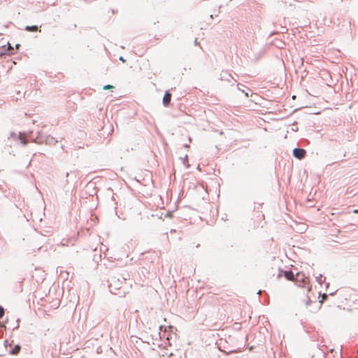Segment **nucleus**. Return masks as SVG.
<instances>
[{"mask_svg":"<svg viewBox=\"0 0 358 358\" xmlns=\"http://www.w3.org/2000/svg\"><path fill=\"white\" fill-rule=\"evenodd\" d=\"M293 154L295 157L301 159L305 157L306 151L303 149L295 148Z\"/></svg>","mask_w":358,"mask_h":358,"instance_id":"obj_2","label":"nucleus"},{"mask_svg":"<svg viewBox=\"0 0 358 358\" xmlns=\"http://www.w3.org/2000/svg\"><path fill=\"white\" fill-rule=\"evenodd\" d=\"M171 99V94H170L169 92H166L163 97V103L164 106H167Z\"/></svg>","mask_w":358,"mask_h":358,"instance_id":"obj_3","label":"nucleus"},{"mask_svg":"<svg viewBox=\"0 0 358 358\" xmlns=\"http://www.w3.org/2000/svg\"><path fill=\"white\" fill-rule=\"evenodd\" d=\"M284 275L289 280H293L294 279V275L292 271H285Z\"/></svg>","mask_w":358,"mask_h":358,"instance_id":"obj_4","label":"nucleus"},{"mask_svg":"<svg viewBox=\"0 0 358 358\" xmlns=\"http://www.w3.org/2000/svg\"><path fill=\"white\" fill-rule=\"evenodd\" d=\"M3 315H4V310L1 306H0V319L3 317Z\"/></svg>","mask_w":358,"mask_h":358,"instance_id":"obj_9","label":"nucleus"},{"mask_svg":"<svg viewBox=\"0 0 358 358\" xmlns=\"http://www.w3.org/2000/svg\"><path fill=\"white\" fill-rule=\"evenodd\" d=\"M18 138L22 145H26L27 144V140L23 134H20Z\"/></svg>","mask_w":358,"mask_h":358,"instance_id":"obj_6","label":"nucleus"},{"mask_svg":"<svg viewBox=\"0 0 358 358\" xmlns=\"http://www.w3.org/2000/svg\"><path fill=\"white\" fill-rule=\"evenodd\" d=\"M20 350V345H15V348L12 350L11 354L13 355H17Z\"/></svg>","mask_w":358,"mask_h":358,"instance_id":"obj_7","label":"nucleus"},{"mask_svg":"<svg viewBox=\"0 0 358 358\" xmlns=\"http://www.w3.org/2000/svg\"><path fill=\"white\" fill-rule=\"evenodd\" d=\"M162 358H165V355H162Z\"/></svg>","mask_w":358,"mask_h":358,"instance_id":"obj_12","label":"nucleus"},{"mask_svg":"<svg viewBox=\"0 0 358 358\" xmlns=\"http://www.w3.org/2000/svg\"><path fill=\"white\" fill-rule=\"evenodd\" d=\"M19 47H20L19 44L16 45V48H18Z\"/></svg>","mask_w":358,"mask_h":358,"instance_id":"obj_11","label":"nucleus"},{"mask_svg":"<svg viewBox=\"0 0 358 358\" xmlns=\"http://www.w3.org/2000/svg\"><path fill=\"white\" fill-rule=\"evenodd\" d=\"M114 88V86L111 85H106L105 86H103V89L104 90H113Z\"/></svg>","mask_w":358,"mask_h":358,"instance_id":"obj_8","label":"nucleus"},{"mask_svg":"<svg viewBox=\"0 0 358 358\" xmlns=\"http://www.w3.org/2000/svg\"><path fill=\"white\" fill-rule=\"evenodd\" d=\"M25 30L28 31H41V30L38 29L37 26H27L25 27Z\"/></svg>","mask_w":358,"mask_h":358,"instance_id":"obj_5","label":"nucleus"},{"mask_svg":"<svg viewBox=\"0 0 358 358\" xmlns=\"http://www.w3.org/2000/svg\"><path fill=\"white\" fill-rule=\"evenodd\" d=\"M353 213H355V214H358V209L354 210Z\"/></svg>","mask_w":358,"mask_h":358,"instance_id":"obj_10","label":"nucleus"},{"mask_svg":"<svg viewBox=\"0 0 358 358\" xmlns=\"http://www.w3.org/2000/svg\"><path fill=\"white\" fill-rule=\"evenodd\" d=\"M13 54L14 49L8 42H6L5 44L0 46V57L3 55H11Z\"/></svg>","mask_w":358,"mask_h":358,"instance_id":"obj_1","label":"nucleus"}]
</instances>
